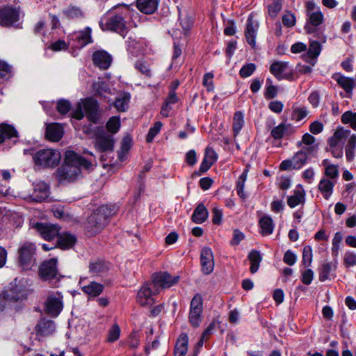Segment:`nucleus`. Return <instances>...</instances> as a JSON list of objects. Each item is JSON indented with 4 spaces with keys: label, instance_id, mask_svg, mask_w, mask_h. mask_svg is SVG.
<instances>
[{
    "label": "nucleus",
    "instance_id": "nucleus-1",
    "mask_svg": "<svg viewBox=\"0 0 356 356\" xmlns=\"http://www.w3.org/2000/svg\"><path fill=\"white\" fill-rule=\"evenodd\" d=\"M83 153L89 154L90 158H85L73 150H67L65 152L64 162L55 173L60 184L74 182L81 175V170L89 172L93 170L95 156L88 151H84Z\"/></svg>",
    "mask_w": 356,
    "mask_h": 356
},
{
    "label": "nucleus",
    "instance_id": "nucleus-2",
    "mask_svg": "<svg viewBox=\"0 0 356 356\" xmlns=\"http://www.w3.org/2000/svg\"><path fill=\"white\" fill-rule=\"evenodd\" d=\"M120 207L116 204L99 206L89 215L83 222V230L88 237H93L102 232L109 224L111 218L118 213Z\"/></svg>",
    "mask_w": 356,
    "mask_h": 356
},
{
    "label": "nucleus",
    "instance_id": "nucleus-3",
    "mask_svg": "<svg viewBox=\"0 0 356 356\" xmlns=\"http://www.w3.org/2000/svg\"><path fill=\"white\" fill-rule=\"evenodd\" d=\"M133 10L127 4H118L111 10V15L106 21L105 24L100 23L103 31H111L125 37L128 32L126 26L127 19L131 18Z\"/></svg>",
    "mask_w": 356,
    "mask_h": 356
},
{
    "label": "nucleus",
    "instance_id": "nucleus-4",
    "mask_svg": "<svg viewBox=\"0 0 356 356\" xmlns=\"http://www.w3.org/2000/svg\"><path fill=\"white\" fill-rule=\"evenodd\" d=\"M24 154L31 155L35 165L42 168H54L60 160L59 152L51 148L24 149Z\"/></svg>",
    "mask_w": 356,
    "mask_h": 356
},
{
    "label": "nucleus",
    "instance_id": "nucleus-5",
    "mask_svg": "<svg viewBox=\"0 0 356 356\" xmlns=\"http://www.w3.org/2000/svg\"><path fill=\"white\" fill-rule=\"evenodd\" d=\"M323 21V14L320 8H318L315 12L308 13L303 29L307 34H313L314 37L317 38L323 43H325L327 36L324 34V29L320 28Z\"/></svg>",
    "mask_w": 356,
    "mask_h": 356
},
{
    "label": "nucleus",
    "instance_id": "nucleus-6",
    "mask_svg": "<svg viewBox=\"0 0 356 356\" xmlns=\"http://www.w3.org/2000/svg\"><path fill=\"white\" fill-rule=\"evenodd\" d=\"M36 246L31 242L24 243L18 249V263L22 270L31 269L35 263Z\"/></svg>",
    "mask_w": 356,
    "mask_h": 356
},
{
    "label": "nucleus",
    "instance_id": "nucleus-7",
    "mask_svg": "<svg viewBox=\"0 0 356 356\" xmlns=\"http://www.w3.org/2000/svg\"><path fill=\"white\" fill-rule=\"evenodd\" d=\"M179 275H172L168 271L156 272L152 275V282L156 288L155 293H159L161 289H169L176 285L180 280Z\"/></svg>",
    "mask_w": 356,
    "mask_h": 356
},
{
    "label": "nucleus",
    "instance_id": "nucleus-8",
    "mask_svg": "<svg viewBox=\"0 0 356 356\" xmlns=\"http://www.w3.org/2000/svg\"><path fill=\"white\" fill-rule=\"evenodd\" d=\"M203 298L201 294L196 293L190 303L188 321L193 327H198L202 321Z\"/></svg>",
    "mask_w": 356,
    "mask_h": 356
},
{
    "label": "nucleus",
    "instance_id": "nucleus-9",
    "mask_svg": "<svg viewBox=\"0 0 356 356\" xmlns=\"http://www.w3.org/2000/svg\"><path fill=\"white\" fill-rule=\"evenodd\" d=\"M57 263L56 258H51L41 264L39 268V275L42 280L49 282L60 281L61 276L58 273Z\"/></svg>",
    "mask_w": 356,
    "mask_h": 356
},
{
    "label": "nucleus",
    "instance_id": "nucleus-10",
    "mask_svg": "<svg viewBox=\"0 0 356 356\" xmlns=\"http://www.w3.org/2000/svg\"><path fill=\"white\" fill-rule=\"evenodd\" d=\"M92 30L86 27L83 31L74 33L68 38V45L73 49H80L92 42L91 36Z\"/></svg>",
    "mask_w": 356,
    "mask_h": 356
},
{
    "label": "nucleus",
    "instance_id": "nucleus-11",
    "mask_svg": "<svg viewBox=\"0 0 356 356\" xmlns=\"http://www.w3.org/2000/svg\"><path fill=\"white\" fill-rule=\"evenodd\" d=\"M19 9L13 6L0 8V24L6 27L15 26L19 19Z\"/></svg>",
    "mask_w": 356,
    "mask_h": 356
},
{
    "label": "nucleus",
    "instance_id": "nucleus-12",
    "mask_svg": "<svg viewBox=\"0 0 356 356\" xmlns=\"http://www.w3.org/2000/svg\"><path fill=\"white\" fill-rule=\"evenodd\" d=\"M259 26V22L254 19L253 13H250L247 19L244 35L246 42L253 49H256V38Z\"/></svg>",
    "mask_w": 356,
    "mask_h": 356
},
{
    "label": "nucleus",
    "instance_id": "nucleus-13",
    "mask_svg": "<svg viewBox=\"0 0 356 356\" xmlns=\"http://www.w3.org/2000/svg\"><path fill=\"white\" fill-rule=\"evenodd\" d=\"M81 104L88 120L95 124L98 123L100 118L98 102L93 97H86L82 100Z\"/></svg>",
    "mask_w": 356,
    "mask_h": 356
},
{
    "label": "nucleus",
    "instance_id": "nucleus-14",
    "mask_svg": "<svg viewBox=\"0 0 356 356\" xmlns=\"http://www.w3.org/2000/svg\"><path fill=\"white\" fill-rule=\"evenodd\" d=\"M288 62L276 60L270 65L269 71L278 81L282 79L292 80L293 70H290L288 72Z\"/></svg>",
    "mask_w": 356,
    "mask_h": 356
},
{
    "label": "nucleus",
    "instance_id": "nucleus-15",
    "mask_svg": "<svg viewBox=\"0 0 356 356\" xmlns=\"http://www.w3.org/2000/svg\"><path fill=\"white\" fill-rule=\"evenodd\" d=\"M34 227L44 239L49 241L57 238L60 229L56 224L44 222H36Z\"/></svg>",
    "mask_w": 356,
    "mask_h": 356
},
{
    "label": "nucleus",
    "instance_id": "nucleus-16",
    "mask_svg": "<svg viewBox=\"0 0 356 356\" xmlns=\"http://www.w3.org/2000/svg\"><path fill=\"white\" fill-rule=\"evenodd\" d=\"M93 65L99 70H108L111 65L112 56L106 50L99 49L93 52L92 55Z\"/></svg>",
    "mask_w": 356,
    "mask_h": 356
},
{
    "label": "nucleus",
    "instance_id": "nucleus-17",
    "mask_svg": "<svg viewBox=\"0 0 356 356\" xmlns=\"http://www.w3.org/2000/svg\"><path fill=\"white\" fill-rule=\"evenodd\" d=\"M200 265L203 274L210 275L214 269V257L209 247H204L200 252Z\"/></svg>",
    "mask_w": 356,
    "mask_h": 356
},
{
    "label": "nucleus",
    "instance_id": "nucleus-18",
    "mask_svg": "<svg viewBox=\"0 0 356 356\" xmlns=\"http://www.w3.org/2000/svg\"><path fill=\"white\" fill-rule=\"evenodd\" d=\"M152 283H145L138 291L137 302L143 307L152 305L154 303V295H156V289L154 291L151 288Z\"/></svg>",
    "mask_w": 356,
    "mask_h": 356
},
{
    "label": "nucleus",
    "instance_id": "nucleus-19",
    "mask_svg": "<svg viewBox=\"0 0 356 356\" xmlns=\"http://www.w3.org/2000/svg\"><path fill=\"white\" fill-rule=\"evenodd\" d=\"M27 293L26 286L17 281V279L10 283L9 290L8 291V298L14 301L17 302L19 300L26 298Z\"/></svg>",
    "mask_w": 356,
    "mask_h": 356
},
{
    "label": "nucleus",
    "instance_id": "nucleus-20",
    "mask_svg": "<svg viewBox=\"0 0 356 356\" xmlns=\"http://www.w3.org/2000/svg\"><path fill=\"white\" fill-rule=\"evenodd\" d=\"M61 298L54 295L49 296L44 303L45 312L51 316H58L63 307Z\"/></svg>",
    "mask_w": 356,
    "mask_h": 356
},
{
    "label": "nucleus",
    "instance_id": "nucleus-21",
    "mask_svg": "<svg viewBox=\"0 0 356 356\" xmlns=\"http://www.w3.org/2000/svg\"><path fill=\"white\" fill-rule=\"evenodd\" d=\"M56 330L54 321L46 318H41L35 327V331L38 337H48L52 334Z\"/></svg>",
    "mask_w": 356,
    "mask_h": 356
},
{
    "label": "nucleus",
    "instance_id": "nucleus-22",
    "mask_svg": "<svg viewBox=\"0 0 356 356\" xmlns=\"http://www.w3.org/2000/svg\"><path fill=\"white\" fill-rule=\"evenodd\" d=\"M82 291L87 294L89 298H95L99 296L104 291V286L95 281H90L88 284H84L83 280L79 281Z\"/></svg>",
    "mask_w": 356,
    "mask_h": 356
},
{
    "label": "nucleus",
    "instance_id": "nucleus-23",
    "mask_svg": "<svg viewBox=\"0 0 356 356\" xmlns=\"http://www.w3.org/2000/svg\"><path fill=\"white\" fill-rule=\"evenodd\" d=\"M332 78L337 84L348 94L350 97L353 93V88L356 86V79L353 77L346 76L340 73L334 74Z\"/></svg>",
    "mask_w": 356,
    "mask_h": 356
},
{
    "label": "nucleus",
    "instance_id": "nucleus-24",
    "mask_svg": "<svg viewBox=\"0 0 356 356\" xmlns=\"http://www.w3.org/2000/svg\"><path fill=\"white\" fill-rule=\"evenodd\" d=\"M115 140L111 135H102L97 137L95 143L96 149L100 152H112Z\"/></svg>",
    "mask_w": 356,
    "mask_h": 356
},
{
    "label": "nucleus",
    "instance_id": "nucleus-25",
    "mask_svg": "<svg viewBox=\"0 0 356 356\" xmlns=\"http://www.w3.org/2000/svg\"><path fill=\"white\" fill-rule=\"evenodd\" d=\"M63 128L60 124H49L46 127L45 138L49 141L58 142L61 140L63 136Z\"/></svg>",
    "mask_w": 356,
    "mask_h": 356
},
{
    "label": "nucleus",
    "instance_id": "nucleus-26",
    "mask_svg": "<svg viewBox=\"0 0 356 356\" xmlns=\"http://www.w3.org/2000/svg\"><path fill=\"white\" fill-rule=\"evenodd\" d=\"M314 147L310 146L303 147L298 151L292 158L293 162V169L299 170L302 168L307 162L308 155L314 151Z\"/></svg>",
    "mask_w": 356,
    "mask_h": 356
},
{
    "label": "nucleus",
    "instance_id": "nucleus-27",
    "mask_svg": "<svg viewBox=\"0 0 356 356\" xmlns=\"http://www.w3.org/2000/svg\"><path fill=\"white\" fill-rule=\"evenodd\" d=\"M76 241L77 238L76 236L70 232H59L57 237L56 247L63 250H67L72 248L75 245Z\"/></svg>",
    "mask_w": 356,
    "mask_h": 356
},
{
    "label": "nucleus",
    "instance_id": "nucleus-28",
    "mask_svg": "<svg viewBox=\"0 0 356 356\" xmlns=\"http://www.w3.org/2000/svg\"><path fill=\"white\" fill-rule=\"evenodd\" d=\"M258 225L259 233L263 236L272 234L275 229L274 221L270 215H263L259 220Z\"/></svg>",
    "mask_w": 356,
    "mask_h": 356
},
{
    "label": "nucleus",
    "instance_id": "nucleus-29",
    "mask_svg": "<svg viewBox=\"0 0 356 356\" xmlns=\"http://www.w3.org/2000/svg\"><path fill=\"white\" fill-rule=\"evenodd\" d=\"M179 97L177 93L169 92L164 99L161 106L160 113L164 118H168L171 115L172 105L177 104L179 102Z\"/></svg>",
    "mask_w": 356,
    "mask_h": 356
},
{
    "label": "nucleus",
    "instance_id": "nucleus-30",
    "mask_svg": "<svg viewBox=\"0 0 356 356\" xmlns=\"http://www.w3.org/2000/svg\"><path fill=\"white\" fill-rule=\"evenodd\" d=\"M109 270V264L103 260H98L89 265V271L94 276H106Z\"/></svg>",
    "mask_w": 356,
    "mask_h": 356
},
{
    "label": "nucleus",
    "instance_id": "nucleus-31",
    "mask_svg": "<svg viewBox=\"0 0 356 356\" xmlns=\"http://www.w3.org/2000/svg\"><path fill=\"white\" fill-rule=\"evenodd\" d=\"M159 0H136V6L138 10L146 15H151L157 10Z\"/></svg>",
    "mask_w": 356,
    "mask_h": 356
},
{
    "label": "nucleus",
    "instance_id": "nucleus-32",
    "mask_svg": "<svg viewBox=\"0 0 356 356\" xmlns=\"http://www.w3.org/2000/svg\"><path fill=\"white\" fill-rule=\"evenodd\" d=\"M322 43L323 42L320 40L319 41L309 40L308 50L306 54L304 55V57L305 58V59L307 62H309L308 58L314 60L317 59L323 49L321 45Z\"/></svg>",
    "mask_w": 356,
    "mask_h": 356
},
{
    "label": "nucleus",
    "instance_id": "nucleus-33",
    "mask_svg": "<svg viewBox=\"0 0 356 356\" xmlns=\"http://www.w3.org/2000/svg\"><path fill=\"white\" fill-rule=\"evenodd\" d=\"M188 337L186 333H181L177 339L175 348L174 356H185L188 350Z\"/></svg>",
    "mask_w": 356,
    "mask_h": 356
},
{
    "label": "nucleus",
    "instance_id": "nucleus-34",
    "mask_svg": "<svg viewBox=\"0 0 356 356\" xmlns=\"http://www.w3.org/2000/svg\"><path fill=\"white\" fill-rule=\"evenodd\" d=\"M209 216V211L203 203H199L193 211L191 220L196 224L204 222Z\"/></svg>",
    "mask_w": 356,
    "mask_h": 356
},
{
    "label": "nucleus",
    "instance_id": "nucleus-35",
    "mask_svg": "<svg viewBox=\"0 0 356 356\" xmlns=\"http://www.w3.org/2000/svg\"><path fill=\"white\" fill-rule=\"evenodd\" d=\"M18 136V132L13 125L6 123L0 124V144L4 143L6 139L17 138Z\"/></svg>",
    "mask_w": 356,
    "mask_h": 356
},
{
    "label": "nucleus",
    "instance_id": "nucleus-36",
    "mask_svg": "<svg viewBox=\"0 0 356 356\" xmlns=\"http://www.w3.org/2000/svg\"><path fill=\"white\" fill-rule=\"evenodd\" d=\"M335 182L327 178H322L318 184V188L325 200H329L333 193Z\"/></svg>",
    "mask_w": 356,
    "mask_h": 356
},
{
    "label": "nucleus",
    "instance_id": "nucleus-37",
    "mask_svg": "<svg viewBox=\"0 0 356 356\" xmlns=\"http://www.w3.org/2000/svg\"><path fill=\"white\" fill-rule=\"evenodd\" d=\"M305 202V192L301 190H294L293 195L288 196L287 204L290 208H294L299 204H304Z\"/></svg>",
    "mask_w": 356,
    "mask_h": 356
},
{
    "label": "nucleus",
    "instance_id": "nucleus-38",
    "mask_svg": "<svg viewBox=\"0 0 356 356\" xmlns=\"http://www.w3.org/2000/svg\"><path fill=\"white\" fill-rule=\"evenodd\" d=\"M245 124L244 113L241 111H237L233 116L232 131L234 137H236Z\"/></svg>",
    "mask_w": 356,
    "mask_h": 356
},
{
    "label": "nucleus",
    "instance_id": "nucleus-39",
    "mask_svg": "<svg viewBox=\"0 0 356 356\" xmlns=\"http://www.w3.org/2000/svg\"><path fill=\"white\" fill-rule=\"evenodd\" d=\"M131 95L128 92H123L120 96L115 98L114 106L119 112H124L129 108Z\"/></svg>",
    "mask_w": 356,
    "mask_h": 356
},
{
    "label": "nucleus",
    "instance_id": "nucleus-40",
    "mask_svg": "<svg viewBox=\"0 0 356 356\" xmlns=\"http://www.w3.org/2000/svg\"><path fill=\"white\" fill-rule=\"evenodd\" d=\"M337 266L334 265L332 268L331 262H324L318 268V279L321 282H325L327 280H331L332 271H335Z\"/></svg>",
    "mask_w": 356,
    "mask_h": 356
},
{
    "label": "nucleus",
    "instance_id": "nucleus-41",
    "mask_svg": "<svg viewBox=\"0 0 356 356\" xmlns=\"http://www.w3.org/2000/svg\"><path fill=\"white\" fill-rule=\"evenodd\" d=\"M290 128H291V124L290 123L282 122L280 124L272 129L270 131V136L275 140H281L282 138H284L287 131Z\"/></svg>",
    "mask_w": 356,
    "mask_h": 356
},
{
    "label": "nucleus",
    "instance_id": "nucleus-42",
    "mask_svg": "<svg viewBox=\"0 0 356 356\" xmlns=\"http://www.w3.org/2000/svg\"><path fill=\"white\" fill-rule=\"evenodd\" d=\"M248 258L251 263L250 270L252 273H255L257 272L262 260L261 254L259 250H252L249 252Z\"/></svg>",
    "mask_w": 356,
    "mask_h": 356
},
{
    "label": "nucleus",
    "instance_id": "nucleus-43",
    "mask_svg": "<svg viewBox=\"0 0 356 356\" xmlns=\"http://www.w3.org/2000/svg\"><path fill=\"white\" fill-rule=\"evenodd\" d=\"M248 172V168L244 169L243 172L239 176V177L236 183V191L237 195L242 200H245L248 197V195L244 192L245 183L247 179Z\"/></svg>",
    "mask_w": 356,
    "mask_h": 356
},
{
    "label": "nucleus",
    "instance_id": "nucleus-44",
    "mask_svg": "<svg viewBox=\"0 0 356 356\" xmlns=\"http://www.w3.org/2000/svg\"><path fill=\"white\" fill-rule=\"evenodd\" d=\"M278 87L273 84V81L270 78L266 79V85L264 92V97L269 100L275 98L277 96Z\"/></svg>",
    "mask_w": 356,
    "mask_h": 356
},
{
    "label": "nucleus",
    "instance_id": "nucleus-45",
    "mask_svg": "<svg viewBox=\"0 0 356 356\" xmlns=\"http://www.w3.org/2000/svg\"><path fill=\"white\" fill-rule=\"evenodd\" d=\"M343 265L346 268L356 266V252L347 250L343 257Z\"/></svg>",
    "mask_w": 356,
    "mask_h": 356
},
{
    "label": "nucleus",
    "instance_id": "nucleus-46",
    "mask_svg": "<svg viewBox=\"0 0 356 356\" xmlns=\"http://www.w3.org/2000/svg\"><path fill=\"white\" fill-rule=\"evenodd\" d=\"M64 14L68 19H79L83 16L81 9L74 6H68L64 11Z\"/></svg>",
    "mask_w": 356,
    "mask_h": 356
},
{
    "label": "nucleus",
    "instance_id": "nucleus-47",
    "mask_svg": "<svg viewBox=\"0 0 356 356\" xmlns=\"http://www.w3.org/2000/svg\"><path fill=\"white\" fill-rule=\"evenodd\" d=\"M163 127V123L160 121L156 122L152 127H151L146 136V142L150 143L153 141L156 136L160 132Z\"/></svg>",
    "mask_w": 356,
    "mask_h": 356
},
{
    "label": "nucleus",
    "instance_id": "nucleus-48",
    "mask_svg": "<svg viewBox=\"0 0 356 356\" xmlns=\"http://www.w3.org/2000/svg\"><path fill=\"white\" fill-rule=\"evenodd\" d=\"M106 129L112 134L117 133L120 128V120L118 116H113L109 118L106 124Z\"/></svg>",
    "mask_w": 356,
    "mask_h": 356
},
{
    "label": "nucleus",
    "instance_id": "nucleus-49",
    "mask_svg": "<svg viewBox=\"0 0 356 356\" xmlns=\"http://www.w3.org/2000/svg\"><path fill=\"white\" fill-rule=\"evenodd\" d=\"M313 259L312 249L310 245H305L302 250V264L305 267L311 266Z\"/></svg>",
    "mask_w": 356,
    "mask_h": 356
},
{
    "label": "nucleus",
    "instance_id": "nucleus-50",
    "mask_svg": "<svg viewBox=\"0 0 356 356\" xmlns=\"http://www.w3.org/2000/svg\"><path fill=\"white\" fill-rule=\"evenodd\" d=\"M135 68L145 76L149 78L152 76L149 65L147 61L143 60H137L135 63Z\"/></svg>",
    "mask_w": 356,
    "mask_h": 356
},
{
    "label": "nucleus",
    "instance_id": "nucleus-51",
    "mask_svg": "<svg viewBox=\"0 0 356 356\" xmlns=\"http://www.w3.org/2000/svg\"><path fill=\"white\" fill-rule=\"evenodd\" d=\"M283 0H273L271 4L268 6V15L272 18H275L282 8Z\"/></svg>",
    "mask_w": 356,
    "mask_h": 356
},
{
    "label": "nucleus",
    "instance_id": "nucleus-52",
    "mask_svg": "<svg viewBox=\"0 0 356 356\" xmlns=\"http://www.w3.org/2000/svg\"><path fill=\"white\" fill-rule=\"evenodd\" d=\"M341 122L343 124H350L351 127L356 130V112L346 111L341 115Z\"/></svg>",
    "mask_w": 356,
    "mask_h": 356
},
{
    "label": "nucleus",
    "instance_id": "nucleus-53",
    "mask_svg": "<svg viewBox=\"0 0 356 356\" xmlns=\"http://www.w3.org/2000/svg\"><path fill=\"white\" fill-rule=\"evenodd\" d=\"M71 108L72 104L69 100L60 99L57 102L56 110L62 115H66Z\"/></svg>",
    "mask_w": 356,
    "mask_h": 356
},
{
    "label": "nucleus",
    "instance_id": "nucleus-54",
    "mask_svg": "<svg viewBox=\"0 0 356 356\" xmlns=\"http://www.w3.org/2000/svg\"><path fill=\"white\" fill-rule=\"evenodd\" d=\"M213 78L214 74L211 72H207L203 76L202 85L206 88L207 92L214 90Z\"/></svg>",
    "mask_w": 356,
    "mask_h": 356
},
{
    "label": "nucleus",
    "instance_id": "nucleus-55",
    "mask_svg": "<svg viewBox=\"0 0 356 356\" xmlns=\"http://www.w3.org/2000/svg\"><path fill=\"white\" fill-rule=\"evenodd\" d=\"M256 65L252 63H247L242 66L239 71V75L241 78H248L256 70Z\"/></svg>",
    "mask_w": 356,
    "mask_h": 356
},
{
    "label": "nucleus",
    "instance_id": "nucleus-56",
    "mask_svg": "<svg viewBox=\"0 0 356 356\" xmlns=\"http://www.w3.org/2000/svg\"><path fill=\"white\" fill-rule=\"evenodd\" d=\"M308 114V111L305 107L295 108L293 109L291 114V120L299 122L304 119Z\"/></svg>",
    "mask_w": 356,
    "mask_h": 356
},
{
    "label": "nucleus",
    "instance_id": "nucleus-57",
    "mask_svg": "<svg viewBox=\"0 0 356 356\" xmlns=\"http://www.w3.org/2000/svg\"><path fill=\"white\" fill-rule=\"evenodd\" d=\"M282 20L284 26L288 28L294 26L296 23L295 15L290 11L282 15Z\"/></svg>",
    "mask_w": 356,
    "mask_h": 356
},
{
    "label": "nucleus",
    "instance_id": "nucleus-58",
    "mask_svg": "<svg viewBox=\"0 0 356 356\" xmlns=\"http://www.w3.org/2000/svg\"><path fill=\"white\" fill-rule=\"evenodd\" d=\"M120 336V328L118 324L112 325L109 330L107 341L110 343L116 341Z\"/></svg>",
    "mask_w": 356,
    "mask_h": 356
},
{
    "label": "nucleus",
    "instance_id": "nucleus-59",
    "mask_svg": "<svg viewBox=\"0 0 356 356\" xmlns=\"http://www.w3.org/2000/svg\"><path fill=\"white\" fill-rule=\"evenodd\" d=\"M203 159L213 165L217 161L218 154L212 147L208 146L205 149Z\"/></svg>",
    "mask_w": 356,
    "mask_h": 356
},
{
    "label": "nucleus",
    "instance_id": "nucleus-60",
    "mask_svg": "<svg viewBox=\"0 0 356 356\" xmlns=\"http://www.w3.org/2000/svg\"><path fill=\"white\" fill-rule=\"evenodd\" d=\"M324 175L330 179H337L339 177V170L337 165L332 164V165L327 166V168H325Z\"/></svg>",
    "mask_w": 356,
    "mask_h": 356
},
{
    "label": "nucleus",
    "instance_id": "nucleus-61",
    "mask_svg": "<svg viewBox=\"0 0 356 356\" xmlns=\"http://www.w3.org/2000/svg\"><path fill=\"white\" fill-rule=\"evenodd\" d=\"M283 261L289 266H293L297 261V256L293 251L288 250L284 254Z\"/></svg>",
    "mask_w": 356,
    "mask_h": 356
},
{
    "label": "nucleus",
    "instance_id": "nucleus-62",
    "mask_svg": "<svg viewBox=\"0 0 356 356\" xmlns=\"http://www.w3.org/2000/svg\"><path fill=\"white\" fill-rule=\"evenodd\" d=\"M70 47L64 40L59 39L51 44L49 48L54 51L65 50Z\"/></svg>",
    "mask_w": 356,
    "mask_h": 356
},
{
    "label": "nucleus",
    "instance_id": "nucleus-63",
    "mask_svg": "<svg viewBox=\"0 0 356 356\" xmlns=\"http://www.w3.org/2000/svg\"><path fill=\"white\" fill-rule=\"evenodd\" d=\"M212 222L214 225H219L222 223V210L218 207H213L212 209Z\"/></svg>",
    "mask_w": 356,
    "mask_h": 356
},
{
    "label": "nucleus",
    "instance_id": "nucleus-64",
    "mask_svg": "<svg viewBox=\"0 0 356 356\" xmlns=\"http://www.w3.org/2000/svg\"><path fill=\"white\" fill-rule=\"evenodd\" d=\"M314 279V271L308 268L301 274V282L305 285H309Z\"/></svg>",
    "mask_w": 356,
    "mask_h": 356
}]
</instances>
